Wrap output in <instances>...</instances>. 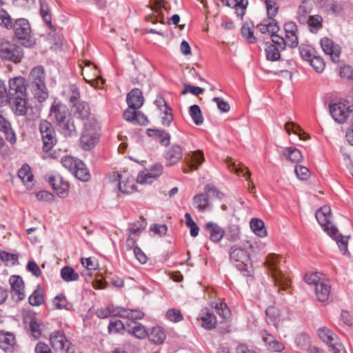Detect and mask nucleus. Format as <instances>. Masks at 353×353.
Returning a JSON list of instances; mask_svg holds the SVG:
<instances>
[{"label": "nucleus", "mask_w": 353, "mask_h": 353, "mask_svg": "<svg viewBox=\"0 0 353 353\" xmlns=\"http://www.w3.org/2000/svg\"><path fill=\"white\" fill-rule=\"evenodd\" d=\"M283 28L285 32V39L288 42V46L294 48L298 46V27L294 21H288L285 23Z\"/></svg>", "instance_id": "2eb2a0df"}, {"label": "nucleus", "mask_w": 353, "mask_h": 353, "mask_svg": "<svg viewBox=\"0 0 353 353\" xmlns=\"http://www.w3.org/2000/svg\"><path fill=\"white\" fill-rule=\"evenodd\" d=\"M230 262L245 276L251 275L249 270L248 262L250 257V254L244 248L237 245H233L229 250Z\"/></svg>", "instance_id": "39448f33"}, {"label": "nucleus", "mask_w": 353, "mask_h": 353, "mask_svg": "<svg viewBox=\"0 0 353 353\" xmlns=\"http://www.w3.org/2000/svg\"><path fill=\"white\" fill-rule=\"evenodd\" d=\"M283 155L292 163H299L303 159L301 151L294 147L287 148L283 152Z\"/></svg>", "instance_id": "79ce46f5"}, {"label": "nucleus", "mask_w": 353, "mask_h": 353, "mask_svg": "<svg viewBox=\"0 0 353 353\" xmlns=\"http://www.w3.org/2000/svg\"><path fill=\"white\" fill-rule=\"evenodd\" d=\"M15 335L10 332L0 331V348L8 352H12L17 347Z\"/></svg>", "instance_id": "f3484780"}, {"label": "nucleus", "mask_w": 353, "mask_h": 353, "mask_svg": "<svg viewBox=\"0 0 353 353\" xmlns=\"http://www.w3.org/2000/svg\"><path fill=\"white\" fill-rule=\"evenodd\" d=\"M1 259L6 262L7 265H15L18 262V255L12 254L6 251H1L0 252Z\"/></svg>", "instance_id": "052dcab7"}, {"label": "nucleus", "mask_w": 353, "mask_h": 353, "mask_svg": "<svg viewBox=\"0 0 353 353\" xmlns=\"http://www.w3.org/2000/svg\"><path fill=\"white\" fill-rule=\"evenodd\" d=\"M309 62L317 73H321L325 69V63L320 56L315 55Z\"/></svg>", "instance_id": "6e6d98bb"}, {"label": "nucleus", "mask_w": 353, "mask_h": 353, "mask_svg": "<svg viewBox=\"0 0 353 353\" xmlns=\"http://www.w3.org/2000/svg\"><path fill=\"white\" fill-rule=\"evenodd\" d=\"M189 114L196 125H200L203 123V117L198 105H191L189 108Z\"/></svg>", "instance_id": "49530a36"}, {"label": "nucleus", "mask_w": 353, "mask_h": 353, "mask_svg": "<svg viewBox=\"0 0 353 353\" xmlns=\"http://www.w3.org/2000/svg\"><path fill=\"white\" fill-rule=\"evenodd\" d=\"M27 97L26 81L22 77H17L9 80L8 97Z\"/></svg>", "instance_id": "f8f14e48"}, {"label": "nucleus", "mask_w": 353, "mask_h": 353, "mask_svg": "<svg viewBox=\"0 0 353 353\" xmlns=\"http://www.w3.org/2000/svg\"><path fill=\"white\" fill-rule=\"evenodd\" d=\"M68 98L72 105L77 101H80V92L77 86L74 84H70L68 86Z\"/></svg>", "instance_id": "864d4df0"}, {"label": "nucleus", "mask_w": 353, "mask_h": 353, "mask_svg": "<svg viewBox=\"0 0 353 353\" xmlns=\"http://www.w3.org/2000/svg\"><path fill=\"white\" fill-rule=\"evenodd\" d=\"M126 101L129 108L134 110L140 108L144 101L141 90L138 88L132 89L128 94Z\"/></svg>", "instance_id": "412c9836"}, {"label": "nucleus", "mask_w": 353, "mask_h": 353, "mask_svg": "<svg viewBox=\"0 0 353 353\" xmlns=\"http://www.w3.org/2000/svg\"><path fill=\"white\" fill-rule=\"evenodd\" d=\"M123 329H125V325L121 321L114 319L110 320L108 325L109 333H117Z\"/></svg>", "instance_id": "680f3d73"}, {"label": "nucleus", "mask_w": 353, "mask_h": 353, "mask_svg": "<svg viewBox=\"0 0 353 353\" xmlns=\"http://www.w3.org/2000/svg\"><path fill=\"white\" fill-rule=\"evenodd\" d=\"M280 48H277L274 44H269L265 48V55L268 60L272 61H278L280 57Z\"/></svg>", "instance_id": "8fccbe9b"}, {"label": "nucleus", "mask_w": 353, "mask_h": 353, "mask_svg": "<svg viewBox=\"0 0 353 353\" xmlns=\"http://www.w3.org/2000/svg\"><path fill=\"white\" fill-rule=\"evenodd\" d=\"M50 117L54 120L64 137L77 135V129L73 119L71 118L66 105L54 101L50 110Z\"/></svg>", "instance_id": "f03ea898"}, {"label": "nucleus", "mask_w": 353, "mask_h": 353, "mask_svg": "<svg viewBox=\"0 0 353 353\" xmlns=\"http://www.w3.org/2000/svg\"><path fill=\"white\" fill-rule=\"evenodd\" d=\"M7 103H9L12 112L18 116H23L28 110L27 97H9Z\"/></svg>", "instance_id": "a211bd4d"}, {"label": "nucleus", "mask_w": 353, "mask_h": 353, "mask_svg": "<svg viewBox=\"0 0 353 353\" xmlns=\"http://www.w3.org/2000/svg\"><path fill=\"white\" fill-rule=\"evenodd\" d=\"M241 33L242 37L249 43H254L256 41V37L254 36L252 26L249 23H244L241 28Z\"/></svg>", "instance_id": "de8ad7c7"}, {"label": "nucleus", "mask_w": 353, "mask_h": 353, "mask_svg": "<svg viewBox=\"0 0 353 353\" xmlns=\"http://www.w3.org/2000/svg\"><path fill=\"white\" fill-rule=\"evenodd\" d=\"M99 137V126L95 121H88L85 123L81 137V147L84 150H90L97 143Z\"/></svg>", "instance_id": "0eeeda50"}, {"label": "nucleus", "mask_w": 353, "mask_h": 353, "mask_svg": "<svg viewBox=\"0 0 353 353\" xmlns=\"http://www.w3.org/2000/svg\"><path fill=\"white\" fill-rule=\"evenodd\" d=\"M74 176L82 181H88L90 179V174L82 161L77 162V165L72 173Z\"/></svg>", "instance_id": "473e14b6"}, {"label": "nucleus", "mask_w": 353, "mask_h": 353, "mask_svg": "<svg viewBox=\"0 0 353 353\" xmlns=\"http://www.w3.org/2000/svg\"><path fill=\"white\" fill-rule=\"evenodd\" d=\"M256 28L262 34H265L267 32L270 34H275L277 33L279 30V26L274 19L270 20V21L264 20L263 22L256 26Z\"/></svg>", "instance_id": "7c9ffc66"}, {"label": "nucleus", "mask_w": 353, "mask_h": 353, "mask_svg": "<svg viewBox=\"0 0 353 353\" xmlns=\"http://www.w3.org/2000/svg\"><path fill=\"white\" fill-rule=\"evenodd\" d=\"M299 52L302 59L307 61H310L316 55L314 49L308 46H300Z\"/></svg>", "instance_id": "bf43d9fd"}, {"label": "nucleus", "mask_w": 353, "mask_h": 353, "mask_svg": "<svg viewBox=\"0 0 353 353\" xmlns=\"http://www.w3.org/2000/svg\"><path fill=\"white\" fill-rule=\"evenodd\" d=\"M18 176L21 179L24 184L29 185L33 180V174L31 172L30 167L24 164L18 171Z\"/></svg>", "instance_id": "37998d69"}, {"label": "nucleus", "mask_w": 353, "mask_h": 353, "mask_svg": "<svg viewBox=\"0 0 353 353\" xmlns=\"http://www.w3.org/2000/svg\"><path fill=\"white\" fill-rule=\"evenodd\" d=\"M48 182L60 197H65L68 194L69 184L64 181L61 176H51L48 179Z\"/></svg>", "instance_id": "6ab92c4d"}, {"label": "nucleus", "mask_w": 353, "mask_h": 353, "mask_svg": "<svg viewBox=\"0 0 353 353\" xmlns=\"http://www.w3.org/2000/svg\"><path fill=\"white\" fill-rule=\"evenodd\" d=\"M205 230L209 234L210 239L214 242H219L223 237L225 231L218 224L208 222L205 225Z\"/></svg>", "instance_id": "4be33fe9"}, {"label": "nucleus", "mask_w": 353, "mask_h": 353, "mask_svg": "<svg viewBox=\"0 0 353 353\" xmlns=\"http://www.w3.org/2000/svg\"><path fill=\"white\" fill-rule=\"evenodd\" d=\"M162 171V165L156 163L150 167L149 172L139 174L137 180L139 183H150L153 179L161 174Z\"/></svg>", "instance_id": "aec40b11"}, {"label": "nucleus", "mask_w": 353, "mask_h": 353, "mask_svg": "<svg viewBox=\"0 0 353 353\" xmlns=\"http://www.w3.org/2000/svg\"><path fill=\"white\" fill-rule=\"evenodd\" d=\"M40 14L48 26L52 30H55V28L52 23V17L50 13L48 5L43 0H40Z\"/></svg>", "instance_id": "ea45409f"}, {"label": "nucleus", "mask_w": 353, "mask_h": 353, "mask_svg": "<svg viewBox=\"0 0 353 353\" xmlns=\"http://www.w3.org/2000/svg\"><path fill=\"white\" fill-rule=\"evenodd\" d=\"M161 111L163 113V116L161 117L162 124L165 126H170L173 120L171 108L170 106H166L165 109Z\"/></svg>", "instance_id": "69168bd1"}, {"label": "nucleus", "mask_w": 353, "mask_h": 353, "mask_svg": "<svg viewBox=\"0 0 353 353\" xmlns=\"http://www.w3.org/2000/svg\"><path fill=\"white\" fill-rule=\"evenodd\" d=\"M316 219L319 223L323 228L324 231L336 241L340 250L343 254L347 252V238L339 233L338 229L332 224L331 209L327 205H324L319 209L315 214Z\"/></svg>", "instance_id": "f257e3e1"}, {"label": "nucleus", "mask_w": 353, "mask_h": 353, "mask_svg": "<svg viewBox=\"0 0 353 353\" xmlns=\"http://www.w3.org/2000/svg\"><path fill=\"white\" fill-rule=\"evenodd\" d=\"M296 176L301 180H306L309 178L310 172L307 168L301 165H296L294 168Z\"/></svg>", "instance_id": "e2e57ef3"}, {"label": "nucleus", "mask_w": 353, "mask_h": 353, "mask_svg": "<svg viewBox=\"0 0 353 353\" xmlns=\"http://www.w3.org/2000/svg\"><path fill=\"white\" fill-rule=\"evenodd\" d=\"M119 307H106L101 308L97 310V316L101 319H105L109 316L112 317H118L119 315L117 314V312H119Z\"/></svg>", "instance_id": "603ef678"}, {"label": "nucleus", "mask_w": 353, "mask_h": 353, "mask_svg": "<svg viewBox=\"0 0 353 353\" xmlns=\"http://www.w3.org/2000/svg\"><path fill=\"white\" fill-rule=\"evenodd\" d=\"M12 28L16 37L20 40H26L31 32L30 25L28 21L24 18H20L15 21Z\"/></svg>", "instance_id": "dca6fc26"}, {"label": "nucleus", "mask_w": 353, "mask_h": 353, "mask_svg": "<svg viewBox=\"0 0 353 353\" xmlns=\"http://www.w3.org/2000/svg\"><path fill=\"white\" fill-rule=\"evenodd\" d=\"M330 112L333 119L341 123L350 121L353 118V105L346 107L343 103H336L330 105Z\"/></svg>", "instance_id": "9d476101"}, {"label": "nucleus", "mask_w": 353, "mask_h": 353, "mask_svg": "<svg viewBox=\"0 0 353 353\" xmlns=\"http://www.w3.org/2000/svg\"><path fill=\"white\" fill-rule=\"evenodd\" d=\"M29 87L34 97L41 102L48 96L46 86V75L42 66L32 68L28 76Z\"/></svg>", "instance_id": "20e7f679"}, {"label": "nucleus", "mask_w": 353, "mask_h": 353, "mask_svg": "<svg viewBox=\"0 0 353 353\" xmlns=\"http://www.w3.org/2000/svg\"><path fill=\"white\" fill-rule=\"evenodd\" d=\"M3 4V1L0 0V7ZM0 26L11 29L13 26L12 19L10 15L4 9L0 10Z\"/></svg>", "instance_id": "09e8293b"}, {"label": "nucleus", "mask_w": 353, "mask_h": 353, "mask_svg": "<svg viewBox=\"0 0 353 353\" xmlns=\"http://www.w3.org/2000/svg\"><path fill=\"white\" fill-rule=\"evenodd\" d=\"M311 11L310 3L307 0H303L296 12V19L301 24H306L307 16Z\"/></svg>", "instance_id": "c756f323"}, {"label": "nucleus", "mask_w": 353, "mask_h": 353, "mask_svg": "<svg viewBox=\"0 0 353 353\" xmlns=\"http://www.w3.org/2000/svg\"><path fill=\"white\" fill-rule=\"evenodd\" d=\"M73 115L80 119H88L90 114V106L85 101H80L74 103L71 108Z\"/></svg>", "instance_id": "5701e85b"}, {"label": "nucleus", "mask_w": 353, "mask_h": 353, "mask_svg": "<svg viewBox=\"0 0 353 353\" xmlns=\"http://www.w3.org/2000/svg\"><path fill=\"white\" fill-rule=\"evenodd\" d=\"M285 130L288 133L293 132L298 135L300 139L306 140L308 136L304 132L302 129L293 122H288L285 124Z\"/></svg>", "instance_id": "a18cd8bd"}, {"label": "nucleus", "mask_w": 353, "mask_h": 353, "mask_svg": "<svg viewBox=\"0 0 353 353\" xmlns=\"http://www.w3.org/2000/svg\"><path fill=\"white\" fill-rule=\"evenodd\" d=\"M330 283L328 280L323 279L321 282H319L315 287V294L319 301H326L330 294Z\"/></svg>", "instance_id": "b1692460"}, {"label": "nucleus", "mask_w": 353, "mask_h": 353, "mask_svg": "<svg viewBox=\"0 0 353 353\" xmlns=\"http://www.w3.org/2000/svg\"><path fill=\"white\" fill-rule=\"evenodd\" d=\"M29 326L31 335L35 339L40 338L41 336L42 324L39 323L35 318H32L30 321Z\"/></svg>", "instance_id": "4d7b16f0"}, {"label": "nucleus", "mask_w": 353, "mask_h": 353, "mask_svg": "<svg viewBox=\"0 0 353 353\" xmlns=\"http://www.w3.org/2000/svg\"><path fill=\"white\" fill-rule=\"evenodd\" d=\"M320 44L323 51L325 54L330 57L333 62H339L341 52L339 45L336 44L332 39L328 37L322 38L320 41Z\"/></svg>", "instance_id": "ddd939ff"}, {"label": "nucleus", "mask_w": 353, "mask_h": 353, "mask_svg": "<svg viewBox=\"0 0 353 353\" xmlns=\"http://www.w3.org/2000/svg\"><path fill=\"white\" fill-rule=\"evenodd\" d=\"M185 161L188 168H184V172H189L192 170H197L199 166L205 161V157L203 151L196 150L188 153L185 157Z\"/></svg>", "instance_id": "4468645a"}, {"label": "nucleus", "mask_w": 353, "mask_h": 353, "mask_svg": "<svg viewBox=\"0 0 353 353\" xmlns=\"http://www.w3.org/2000/svg\"><path fill=\"white\" fill-rule=\"evenodd\" d=\"M52 347L64 353H74V348L72 343L67 339L63 330H55L49 336Z\"/></svg>", "instance_id": "6e6552de"}, {"label": "nucleus", "mask_w": 353, "mask_h": 353, "mask_svg": "<svg viewBox=\"0 0 353 353\" xmlns=\"http://www.w3.org/2000/svg\"><path fill=\"white\" fill-rule=\"evenodd\" d=\"M23 57V51L21 47L0 38V58L2 60L17 63L21 62Z\"/></svg>", "instance_id": "423d86ee"}, {"label": "nucleus", "mask_w": 353, "mask_h": 353, "mask_svg": "<svg viewBox=\"0 0 353 353\" xmlns=\"http://www.w3.org/2000/svg\"><path fill=\"white\" fill-rule=\"evenodd\" d=\"M9 283L11 286V290L19 288H25L23 281L20 276L12 275L10 277Z\"/></svg>", "instance_id": "338daca9"}, {"label": "nucleus", "mask_w": 353, "mask_h": 353, "mask_svg": "<svg viewBox=\"0 0 353 353\" xmlns=\"http://www.w3.org/2000/svg\"><path fill=\"white\" fill-rule=\"evenodd\" d=\"M150 341L154 344H161L165 339V333L164 330L159 326L154 327L150 332L148 333Z\"/></svg>", "instance_id": "2f4dec72"}, {"label": "nucleus", "mask_w": 353, "mask_h": 353, "mask_svg": "<svg viewBox=\"0 0 353 353\" xmlns=\"http://www.w3.org/2000/svg\"><path fill=\"white\" fill-rule=\"evenodd\" d=\"M201 326L205 330H212L216 327V319L213 312L204 311L201 316Z\"/></svg>", "instance_id": "f704fd0d"}, {"label": "nucleus", "mask_w": 353, "mask_h": 353, "mask_svg": "<svg viewBox=\"0 0 353 353\" xmlns=\"http://www.w3.org/2000/svg\"><path fill=\"white\" fill-rule=\"evenodd\" d=\"M39 131L43 143V150H50L57 143L56 132L52 125L48 121L43 120L39 124Z\"/></svg>", "instance_id": "1a4fd4ad"}, {"label": "nucleus", "mask_w": 353, "mask_h": 353, "mask_svg": "<svg viewBox=\"0 0 353 353\" xmlns=\"http://www.w3.org/2000/svg\"><path fill=\"white\" fill-rule=\"evenodd\" d=\"M306 24L308 25L309 30L312 33H317L323 27V18L319 14L309 16Z\"/></svg>", "instance_id": "e433bc0d"}, {"label": "nucleus", "mask_w": 353, "mask_h": 353, "mask_svg": "<svg viewBox=\"0 0 353 353\" xmlns=\"http://www.w3.org/2000/svg\"><path fill=\"white\" fill-rule=\"evenodd\" d=\"M295 342L301 350H306L310 346V338L305 334L299 335Z\"/></svg>", "instance_id": "774afa93"}, {"label": "nucleus", "mask_w": 353, "mask_h": 353, "mask_svg": "<svg viewBox=\"0 0 353 353\" xmlns=\"http://www.w3.org/2000/svg\"><path fill=\"white\" fill-rule=\"evenodd\" d=\"M61 277L65 282H72L79 280V275L70 266H65L61 270Z\"/></svg>", "instance_id": "a19ab883"}, {"label": "nucleus", "mask_w": 353, "mask_h": 353, "mask_svg": "<svg viewBox=\"0 0 353 353\" xmlns=\"http://www.w3.org/2000/svg\"><path fill=\"white\" fill-rule=\"evenodd\" d=\"M318 335L320 339L328 345L329 348L339 341L338 336L331 330L325 327L319 329Z\"/></svg>", "instance_id": "a878e982"}, {"label": "nucleus", "mask_w": 353, "mask_h": 353, "mask_svg": "<svg viewBox=\"0 0 353 353\" xmlns=\"http://www.w3.org/2000/svg\"><path fill=\"white\" fill-rule=\"evenodd\" d=\"M267 14L270 20L274 19L278 12V6L274 0H265Z\"/></svg>", "instance_id": "13d9d810"}, {"label": "nucleus", "mask_w": 353, "mask_h": 353, "mask_svg": "<svg viewBox=\"0 0 353 353\" xmlns=\"http://www.w3.org/2000/svg\"><path fill=\"white\" fill-rule=\"evenodd\" d=\"M228 165L231 172H233L238 175L242 174L243 176L247 178V180H250L251 173L248 168L239 166L231 161L228 162Z\"/></svg>", "instance_id": "3c124183"}, {"label": "nucleus", "mask_w": 353, "mask_h": 353, "mask_svg": "<svg viewBox=\"0 0 353 353\" xmlns=\"http://www.w3.org/2000/svg\"><path fill=\"white\" fill-rule=\"evenodd\" d=\"M145 228L143 221H137L130 225L129 232L130 235L127 239L128 245H133L137 241V239L132 236V234L139 235L141 231Z\"/></svg>", "instance_id": "4c0bfd02"}, {"label": "nucleus", "mask_w": 353, "mask_h": 353, "mask_svg": "<svg viewBox=\"0 0 353 353\" xmlns=\"http://www.w3.org/2000/svg\"><path fill=\"white\" fill-rule=\"evenodd\" d=\"M112 176L114 178L112 181L119 182L118 188L121 192L130 194L134 191V179L132 176L130 177L128 172H113Z\"/></svg>", "instance_id": "9b49d317"}, {"label": "nucleus", "mask_w": 353, "mask_h": 353, "mask_svg": "<svg viewBox=\"0 0 353 353\" xmlns=\"http://www.w3.org/2000/svg\"><path fill=\"white\" fill-rule=\"evenodd\" d=\"M118 317L128 319L132 321V323L136 322V320H140L143 319L145 314L139 310H132L129 308L119 307V312H117Z\"/></svg>", "instance_id": "bb28decb"}, {"label": "nucleus", "mask_w": 353, "mask_h": 353, "mask_svg": "<svg viewBox=\"0 0 353 353\" xmlns=\"http://www.w3.org/2000/svg\"><path fill=\"white\" fill-rule=\"evenodd\" d=\"M183 157V150L180 145H172L165 155L167 165H173L177 163Z\"/></svg>", "instance_id": "393cba45"}, {"label": "nucleus", "mask_w": 353, "mask_h": 353, "mask_svg": "<svg viewBox=\"0 0 353 353\" xmlns=\"http://www.w3.org/2000/svg\"><path fill=\"white\" fill-rule=\"evenodd\" d=\"M0 130L4 133L6 139L11 143L16 142V135L11 128L10 122L1 114H0Z\"/></svg>", "instance_id": "c85d7f7f"}, {"label": "nucleus", "mask_w": 353, "mask_h": 353, "mask_svg": "<svg viewBox=\"0 0 353 353\" xmlns=\"http://www.w3.org/2000/svg\"><path fill=\"white\" fill-rule=\"evenodd\" d=\"M79 161V159H74L71 156H65L61 158V163L64 168L72 173L74 168L77 165V162Z\"/></svg>", "instance_id": "5fc2aeb1"}, {"label": "nucleus", "mask_w": 353, "mask_h": 353, "mask_svg": "<svg viewBox=\"0 0 353 353\" xmlns=\"http://www.w3.org/2000/svg\"><path fill=\"white\" fill-rule=\"evenodd\" d=\"M126 330L129 334L137 339H142L148 336L145 327L140 323L134 322L133 323L126 324Z\"/></svg>", "instance_id": "cd10ccee"}, {"label": "nucleus", "mask_w": 353, "mask_h": 353, "mask_svg": "<svg viewBox=\"0 0 353 353\" xmlns=\"http://www.w3.org/2000/svg\"><path fill=\"white\" fill-rule=\"evenodd\" d=\"M148 135L156 138L159 143L164 146H167L170 142V135L168 132L161 130H148Z\"/></svg>", "instance_id": "72a5a7b5"}, {"label": "nucleus", "mask_w": 353, "mask_h": 353, "mask_svg": "<svg viewBox=\"0 0 353 353\" xmlns=\"http://www.w3.org/2000/svg\"><path fill=\"white\" fill-rule=\"evenodd\" d=\"M166 317L172 322H179L183 320V315L180 310L176 309H170L166 312Z\"/></svg>", "instance_id": "0e129e2a"}, {"label": "nucleus", "mask_w": 353, "mask_h": 353, "mask_svg": "<svg viewBox=\"0 0 353 353\" xmlns=\"http://www.w3.org/2000/svg\"><path fill=\"white\" fill-rule=\"evenodd\" d=\"M250 225L252 232L256 236L259 237H264L267 235V231L262 220L257 218H253L251 219Z\"/></svg>", "instance_id": "58836bf2"}, {"label": "nucleus", "mask_w": 353, "mask_h": 353, "mask_svg": "<svg viewBox=\"0 0 353 353\" xmlns=\"http://www.w3.org/2000/svg\"><path fill=\"white\" fill-rule=\"evenodd\" d=\"M209 195L201 193L193 197V205L199 211L204 212L208 206Z\"/></svg>", "instance_id": "c9c22d12"}, {"label": "nucleus", "mask_w": 353, "mask_h": 353, "mask_svg": "<svg viewBox=\"0 0 353 353\" xmlns=\"http://www.w3.org/2000/svg\"><path fill=\"white\" fill-rule=\"evenodd\" d=\"M264 264L276 285L282 290H285L290 286V281L285 274L286 269L285 261L280 255L269 254L266 256Z\"/></svg>", "instance_id": "7ed1b4c3"}, {"label": "nucleus", "mask_w": 353, "mask_h": 353, "mask_svg": "<svg viewBox=\"0 0 353 353\" xmlns=\"http://www.w3.org/2000/svg\"><path fill=\"white\" fill-rule=\"evenodd\" d=\"M44 301L43 292L39 287L28 298L29 303L32 306H39L44 303Z\"/></svg>", "instance_id": "c03bdc74"}]
</instances>
